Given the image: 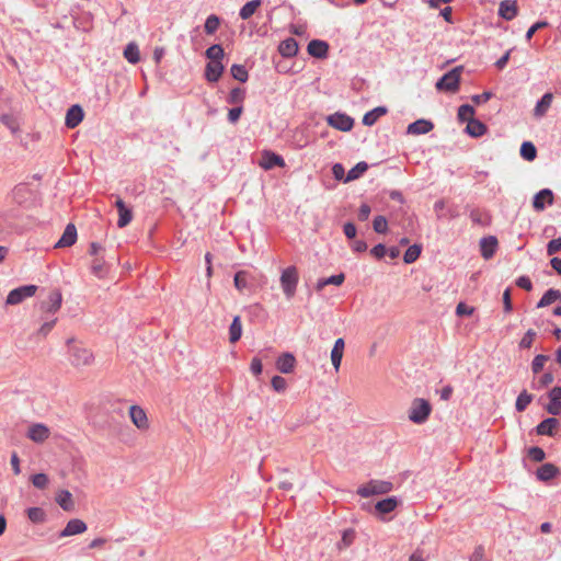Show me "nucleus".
<instances>
[{
	"mask_svg": "<svg viewBox=\"0 0 561 561\" xmlns=\"http://www.w3.org/2000/svg\"><path fill=\"white\" fill-rule=\"evenodd\" d=\"M224 71V65L219 60L209 61L206 65L205 77L209 82H217Z\"/></svg>",
	"mask_w": 561,
	"mask_h": 561,
	"instance_id": "nucleus-18",
	"label": "nucleus"
},
{
	"mask_svg": "<svg viewBox=\"0 0 561 561\" xmlns=\"http://www.w3.org/2000/svg\"><path fill=\"white\" fill-rule=\"evenodd\" d=\"M473 115H474V110L471 105H468V104H463L461 106H459L458 108V118L461 121V122H470V121H473Z\"/></svg>",
	"mask_w": 561,
	"mask_h": 561,
	"instance_id": "nucleus-41",
	"label": "nucleus"
},
{
	"mask_svg": "<svg viewBox=\"0 0 561 561\" xmlns=\"http://www.w3.org/2000/svg\"><path fill=\"white\" fill-rule=\"evenodd\" d=\"M50 428L44 423H34L28 426L26 437L36 444H43L50 437Z\"/></svg>",
	"mask_w": 561,
	"mask_h": 561,
	"instance_id": "nucleus-7",
	"label": "nucleus"
},
{
	"mask_svg": "<svg viewBox=\"0 0 561 561\" xmlns=\"http://www.w3.org/2000/svg\"><path fill=\"white\" fill-rule=\"evenodd\" d=\"M298 280L299 275L296 266H288L283 270L279 282L283 293L287 299H291L295 296Z\"/></svg>",
	"mask_w": 561,
	"mask_h": 561,
	"instance_id": "nucleus-4",
	"label": "nucleus"
},
{
	"mask_svg": "<svg viewBox=\"0 0 561 561\" xmlns=\"http://www.w3.org/2000/svg\"><path fill=\"white\" fill-rule=\"evenodd\" d=\"M547 411L552 415H558L561 412V401L550 399V402L547 405Z\"/></svg>",
	"mask_w": 561,
	"mask_h": 561,
	"instance_id": "nucleus-60",
	"label": "nucleus"
},
{
	"mask_svg": "<svg viewBox=\"0 0 561 561\" xmlns=\"http://www.w3.org/2000/svg\"><path fill=\"white\" fill-rule=\"evenodd\" d=\"M225 53L220 45L215 44L207 48L206 50V57L209 59V61L219 60L221 61Z\"/></svg>",
	"mask_w": 561,
	"mask_h": 561,
	"instance_id": "nucleus-40",
	"label": "nucleus"
},
{
	"mask_svg": "<svg viewBox=\"0 0 561 561\" xmlns=\"http://www.w3.org/2000/svg\"><path fill=\"white\" fill-rule=\"evenodd\" d=\"M470 561H490L485 556V550L482 546H478L472 554L470 556Z\"/></svg>",
	"mask_w": 561,
	"mask_h": 561,
	"instance_id": "nucleus-55",
	"label": "nucleus"
},
{
	"mask_svg": "<svg viewBox=\"0 0 561 561\" xmlns=\"http://www.w3.org/2000/svg\"><path fill=\"white\" fill-rule=\"evenodd\" d=\"M262 1L261 0H251L249 2H247L240 10V18L242 20H248L250 19L255 12L256 10L260 8Z\"/></svg>",
	"mask_w": 561,
	"mask_h": 561,
	"instance_id": "nucleus-33",
	"label": "nucleus"
},
{
	"mask_svg": "<svg viewBox=\"0 0 561 561\" xmlns=\"http://www.w3.org/2000/svg\"><path fill=\"white\" fill-rule=\"evenodd\" d=\"M296 358L291 353H283L276 360V368L282 374H290L295 369Z\"/></svg>",
	"mask_w": 561,
	"mask_h": 561,
	"instance_id": "nucleus-15",
	"label": "nucleus"
},
{
	"mask_svg": "<svg viewBox=\"0 0 561 561\" xmlns=\"http://www.w3.org/2000/svg\"><path fill=\"white\" fill-rule=\"evenodd\" d=\"M560 297H561V291L560 290H558V289H549V290H547L543 294V296L541 297V299L537 304V307L538 308L547 307V306L551 305L552 302H554L556 300H558Z\"/></svg>",
	"mask_w": 561,
	"mask_h": 561,
	"instance_id": "nucleus-35",
	"label": "nucleus"
},
{
	"mask_svg": "<svg viewBox=\"0 0 561 561\" xmlns=\"http://www.w3.org/2000/svg\"><path fill=\"white\" fill-rule=\"evenodd\" d=\"M345 276L343 273L330 276L328 278H321L316 284V290L321 291L328 285L341 286L344 283Z\"/></svg>",
	"mask_w": 561,
	"mask_h": 561,
	"instance_id": "nucleus-30",
	"label": "nucleus"
},
{
	"mask_svg": "<svg viewBox=\"0 0 561 561\" xmlns=\"http://www.w3.org/2000/svg\"><path fill=\"white\" fill-rule=\"evenodd\" d=\"M398 504L399 501L397 497H387L376 503L375 511L380 515H385L393 512L397 508Z\"/></svg>",
	"mask_w": 561,
	"mask_h": 561,
	"instance_id": "nucleus-25",
	"label": "nucleus"
},
{
	"mask_svg": "<svg viewBox=\"0 0 561 561\" xmlns=\"http://www.w3.org/2000/svg\"><path fill=\"white\" fill-rule=\"evenodd\" d=\"M559 426V421L554 417L543 420L537 425L538 435L553 436Z\"/></svg>",
	"mask_w": 561,
	"mask_h": 561,
	"instance_id": "nucleus-23",
	"label": "nucleus"
},
{
	"mask_svg": "<svg viewBox=\"0 0 561 561\" xmlns=\"http://www.w3.org/2000/svg\"><path fill=\"white\" fill-rule=\"evenodd\" d=\"M77 241V229L75 225L68 224L61 238L56 243V248H67L75 244Z\"/></svg>",
	"mask_w": 561,
	"mask_h": 561,
	"instance_id": "nucleus-16",
	"label": "nucleus"
},
{
	"mask_svg": "<svg viewBox=\"0 0 561 561\" xmlns=\"http://www.w3.org/2000/svg\"><path fill=\"white\" fill-rule=\"evenodd\" d=\"M387 113V108L383 106H378L373 111L366 113L363 117V124L366 126H373L379 117Z\"/></svg>",
	"mask_w": 561,
	"mask_h": 561,
	"instance_id": "nucleus-32",
	"label": "nucleus"
},
{
	"mask_svg": "<svg viewBox=\"0 0 561 561\" xmlns=\"http://www.w3.org/2000/svg\"><path fill=\"white\" fill-rule=\"evenodd\" d=\"M492 98L491 92H483L481 94H476L471 96V100L476 104H481L488 102Z\"/></svg>",
	"mask_w": 561,
	"mask_h": 561,
	"instance_id": "nucleus-63",
	"label": "nucleus"
},
{
	"mask_svg": "<svg viewBox=\"0 0 561 561\" xmlns=\"http://www.w3.org/2000/svg\"><path fill=\"white\" fill-rule=\"evenodd\" d=\"M48 477L45 473H36L32 477V483L37 489H45L48 485Z\"/></svg>",
	"mask_w": 561,
	"mask_h": 561,
	"instance_id": "nucleus-52",
	"label": "nucleus"
},
{
	"mask_svg": "<svg viewBox=\"0 0 561 561\" xmlns=\"http://www.w3.org/2000/svg\"><path fill=\"white\" fill-rule=\"evenodd\" d=\"M242 335V323L240 316H236L232 320V323L229 328V341L230 343H236L240 340Z\"/></svg>",
	"mask_w": 561,
	"mask_h": 561,
	"instance_id": "nucleus-31",
	"label": "nucleus"
},
{
	"mask_svg": "<svg viewBox=\"0 0 561 561\" xmlns=\"http://www.w3.org/2000/svg\"><path fill=\"white\" fill-rule=\"evenodd\" d=\"M393 484L390 481L373 479L357 489V494L362 497L373 495H382L391 492Z\"/></svg>",
	"mask_w": 561,
	"mask_h": 561,
	"instance_id": "nucleus-3",
	"label": "nucleus"
},
{
	"mask_svg": "<svg viewBox=\"0 0 561 561\" xmlns=\"http://www.w3.org/2000/svg\"><path fill=\"white\" fill-rule=\"evenodd\" d=\"M344 348H345L344 340L342 337L337 339L334 342L333 348L331 351V362L336 371L340 369L341 362H342L343 354H344Z\"/></svg>",
	"mask_w": 561,
	"mask_h": 561,
	"instance_id": "nucleus-20",
	"label": "nucleus"
},
{
	"mask_svg": "<svg viewBox=\"0 0 561 561\" xmlns=\"http://www.w3.org/2000/svg\"><path fill=\"white\" fill-rule=\"evenodd\" d=\"M516 285L527 291H530L533 288V284L529 277L527 276H520L516 280Z\"/></svg>",
	"mask_w": 561,
	"mask_h": 561,
	"instance_id": "nucleus-61",
	"label": "nucleus"
},
{
	"mask_svg": "<svg viewBox=\"0 0 561 561\" xmlns=\"http://www.w3.org/2000/svg\"><path fill=\"white\" fill-rule=\"evenodd\" d=\"M91 271L96 277L103 278L106 274V266L102 260L95 259L92 262Z\"/></svg>",
	"mask_w": 561,
	"mask_h": 561,
	"instance_id": "nucleus-47",
	"label": "nucleus"
},
{
	"mask_svg": "<svg viewBox=\"0 0 561 561\" xmlns=\"http://www.w3.org/2000/svg\"><path fill=\"white\" fill-rule=\"evenodd\" d=\"M278 51L283 57H293L298 53V44L294 38H287L280 42Z\"/></svg>",
	"mask_w": 561,
	"mask_h": 561,
	"instance_id": "nucleus-28",
	"label": "nucleus"
},
{
	"mask_svg": "<svg viewBox=\"0 0 561 561\" xmlns=\"http://www.w3.org/2000/svg\"><path fill=\"white\" fill-rule=\"evenodd\" d=\"M481 254L484 259H490L493 256L496 248L497 240L495 237L483 238L480 241Z\"/></svg>",
	"mask_w": 561,
	"mask_h": 561,
	"instance_id": "nucleus-27",
	"label": "nucleus"
},
{
	"mask_svg": "<svg viewBox=\"0 0 561 561\" xmlns=\"http://www.w3.org/2000/svg\"><path fill=\"white\" fill-rule=\"evenodd\" d=\"M36 291H37L36 285H25V286L18 287L15 289H12L9 293L5 302H7V305H11V306L19 305L24 299L33 297L36 294Z\"/></svg>",
	"mask_w": 561,
	"mask_h": 561,
	"instance_id": "nucleus-6",
	"label": "nucleus"
},
{
	"mask_svg": "<svg viewBox=\"0 0 561 561\" xmlns=\"http://www.w3.org/2000/svg\"><path fill=\"white\" fill-rule=\"evenodd\" d=\"M548 359L549 357L547 355H537L531 363L533 373L538 374L543 368Z\"/></svg>",
	"mask_w": 561,
	"mask_h": 561,
	"instance_id": "nucleus-51",
	"label": "nucleus"
},
{
	"mask_svg": "<svg viewBox=\"0 0 561 561\" xmlns=\"http://www.w3.org/2000/svg\"><path fill=\"white\" fill-rule=\"evenodd\" d=\"M230 71L232 77L240 82H245L249 78L248 70L242 65H232Z\"/></svg>",
	"mask_w": 561,
	"mask_h": 561,
	"instance_id": "nucleus-42",
	"label": "nucleus"
},
{
	"mask_svg": "<svg viewBox=\"0 0 561 561\" xmlns=\"http://www.w3.org/2000/svg\"><path fill=\"white\" fill-rule=\"evenodd\" d=\"M561 251V238L552 239L547 245V253L552 255Z\"/></svg>",
	"mask_w": 561,
	"mask_h": 561,
	"instance_id": "nucleus-56",
	"label": "nucleus"
},
{
	"mask_svg": "<svg viewBox=\"0 0 561 561\" xmlns=\"http://www.w3.org/2000/svg\"><path fill=\"white\" fill-rule=\"evenodd\" d=\"M434 125L432 122L426 119H417L416 122L408 126V134L422 135L427 134L433 129Z\"/></svg>",
	"mask_w": 561,
	"mask_h": 561,
	"instance_id": "nucleus-24",
	"label": "nucleus"
},
{
	"mask_svg": "<svg viewBox=\"0 0 561 561\" xmlns=\"http://www.w3.org/2000/svg\"><path fill=\"white\" fill-rule=\"evenodd\" d=\"M61 302H62L61 293H60V290L55 289V290L50 291L47 299L41 304V309H42V311H44L46 313H55L60 309Z\"/></svg>",
	"mask_w": 561,
	"mask_h": 561,
	"instance_id": "nucleus-11",
	"label": "nucleus"
},
{
	"mask_svg": "<svg viewBox=\"0 0 561 561\" xmlns=\"http://www.w3.org/2000/svg\"><path fill=\"white\" fill-rule=\"evenodd\" d=\"M271 385L272 388L278 393L285 392L287 389V381L282 376H274L271 380Z\"/></svg>",
	"mask_w": 561,
	"mask_h": 561,
	"instance_id": "nucleus-49",
	"label": "nucleus"
},
{
	"mask_svg": "<svg viewBox=\"0 0 561 561\" xmlns=\"http://www.w3.org/2000/svg\"><path fill=\"white\" fill-rule=\"evenodd\" d=\"M247 277H248V272H245V271H239L236 273L234 278H233V284H234V287L239 291H242L244 288L248 287Z\"/></svg>",
	"mask_w": 561,
	"mask_h": 561,
	"instance_id": "nucleus-46",
	"label": "nucleus"
},
{
	"mask_svg": "<svg viewBox=\"0 0 561 561\" xmlns=\"http://www.w3.org/2000/svg\"><path fill=\"white\" fill-rule=\"evenodd\" d=\"M87 524L83 520L79 518H73L67 523L66 527L59 534V537H69L83 534L87 530Z\"/></svg>",
	"mask_w": 561,
	"mask_h": 561,
	"instance_id": "nucleus-13",
	"label": "nucleus"
},
{
	"mask_svg": "<svg viewBox=\"0 0 561 561\" xmlns=\"http://www.w3.org/2000/svg\"><path fill=\"white\" fill-rule=\"evenodd\" d=\"M367 169L368 165L366 162H358L354 168H352L348 171L345 182L358 179Z\"/></svg>",
	"mask_w": 561,
	"mask_h": 561,
	"instance_id": "nucleus-38",
	"label": "nucleus"
},
{
	"mask_svg": "<svg viewBox=\"0 0 561 561\" xmlns=\"http://www.w3.org/2000/svg\"><path fill=\"white\" fill-rule=\"evenodd\" d=\"M536 474L540 481H549L559 474V469L553 463H545L537 469Z\"/></svg>",
	"mask_w": 561,
	"mask_h": 561,
	"instance_id": "nucleus-26",
	"label": "nucleus"
},
{
	"mask_svg": "<svg viewBox=\"0 0 561 561\" xmlns=\"http://www.w3.org/2000/svg\"><path fill=\"white\" fill-rule=\"evenodd\" d=\"M220 25V20L217 15L211 14L206 19L205 22V32L206 34H214Z\"/></svg>",
	"mask_w": 561,
	"mask_h": 561,
	"instance_id": "nucleus-44",
	"label": "nucleus"
},
{
	"mask_svg": "<svg viewBox=\"0 0 561 561\" xmlns=\"http://www.w3.org/2000/svg\"><path fill=\"white\" fill-rule=\"evenodd\" d=\"M421 254V247L417 244H413L409 247V249L405 251L403 260L407 264H411L415 262Z\"/></svg>",
	"mask_w": 561,
	"mask_h": 561,
	"instance_id": "nucleus-43",
	"label": "nucleus"
},
{
	"mask_svg": "<svg viewBox=\"0 0 561 561\" xmlns=\"http://www.w3.org/2000/svg\"><path fill=\"white\" fill-rule=\"evenodd\" d=\"M547 25H548V23H547V22H543V21H542V22H537V23H535V24H534L533 26H530V27H529V30L527 31V33H526V39H527V41H530V39H531V37L534 36V34H535L538 30H540V28H542V27H546Z\"/></svg>",
	"mask_w": 561,
	"mask_h": 561,
	"instance_id": "nucleus-62",
	"label": "nucleus"
},
{
	"mask_svg": "<svg viewBox=\"0 0 561 561\" xmlns=\"http://www.w3.org/2000/svg\"><path fill=\"white\" fill-rule=\"evenodd\" d=\"M528 456L531 460L536 462H540L545 459L546 454L542 448L540 447H531L528 450Z\"/></svg>",
	"mask_w": 561,
	"mask_h": 561,
	"instance_id": "nucleus-54",
	"label": "nucleus"
},
{
	"mask_svg": "<svg viewBox=\"0 0 561 561\" xmlns=\"http://www.w3.org/2000/svg\"><path fill=\"white\" fill-rule=\"evenodd\" d=\"M536 337V332L531 329H529L525 335L522 337L519 342V347L522 348H529L533 345V342Z\"/></svg>",
	"mask_w": 561,
	"mask_h": 561,
	"instance_id": "nucleus-53",
	"label": "nucleus"
},
{
	"mask_svg": "<svg viewBox=\"0 0 561 561\" xmlns=\"http://www.w3.org/2000/svg\"><path fill=\"white\" fill-rule=\"evenodd\" d=\"M130 421L139 431H147L150 426L145 410L139 405H130L128 411Z\"/></svg>",
	"mask_w": 561,
	"mask_h": 561,
	"instance_id": "nucleus-8",
	"label": "nucleus"
},
{
	"mask_svg": "<svg viewBox=\"0 0 561 561\" xmlns=\"http://www.w3.org/2000/svg\"><path fill=\"white\" fill-rule=\"evenodd\" d=\"M370 211V206L367 204H363L358 210V219L360 221H366L369 218Z\"/></svg>",
	"mask_w": 561,
	"mask_h": 561,
	"instance_id": "nucleus-64",
	"label": "nucleus"
},
{
	"mask_svg": "<svg viewBox=\"0 0 561 561\" xmlns=\"http://www.w3.org/2000/svg\"><path fill=\"white\" fill-rule=\"evenodd\" d=\"M259 165L264 170H271L274 167L284 168L285 160L280 156H278L272 151L264 150L261 153V158L259 160Z\"/></svg>",
	"mask_w": 561,
	"mask_h": 561,
	"instance_id": "nucleus-10",
	"label": "nucleus"
},
{
	"mask_svg": "<svg viewBox=\"0 0 561 561\" xmlns=\"http://www.w3.org/2000/svg\"><path fill=\"white\" fill-rule=\"evenodd\" d=\"M520 156L526 161H534L537 157V149L535 145L530 141H525L520 146Z\"/></svg>",
	"mask_w": 561,
	"mask_h": 561,
	"instance_id": "nucleus-36",
	"label": "nucleus"
},
{
	"mask_svg": "<svg viewBox=\"0 0 561 561\" xmlns=\"http://www.w3.org/2000/svg\"><path fill=\"white\" fill-rule=\"evenodd\" d=\"M115 206L118 210V216H119L117 226L119 228H124L130 224V221L133 219V211L129 207L126 206V204L124 203V201L122 198L116 199Z\"/></svg>",
	"mask_w": 561,
	"mask_h": 561,
	"instance_id": "nucleus-14",
	"label": "nucleus"
},
{
	"mask_svg": "<svg viewBox=\"0 0 561 561\" xmlns=\"http://www.w3.org/2000/svg\"><path fill=\"white\" fill-rule=\"evenodd\" d=\"M531 400L533 397L527 393V391L520 392L516 400V410L519 412L524 411L530 404Z\"/></svg>",
	"mask_w": 561,
	"mask_h": 561,
	"instance_id": "nucleus-45",
	"label": "nucleus"
},
{
	"mask_svg": "<svg viewBox=\"0 0 561 561\" xmlns=\"http://www.w3.org/2000/svg\"><path fill=\"white\" fill-rule=\"evenodd\" d=\"M124 57L130 64H137L140 60V51L138 45L134 42L129 43L124 49Z\"/></svg>",
	"mask_w": 561,
	"mask_h": 561,
	"instance_id": "nucleus-34",
	"label": "nucleus"
},
{
	"mask_svg": "<svg viewBox=\"0 0 561 561\" xmlns=\"http://www.w3.org/2000/svg\"><path fill=\"white\" fill-rule=\"evenodd\" d=\"M242 112H243L242 105L229 110V112H228L229 122L232 124L237 123L239 121Z\"/></svg>",
	"mask_w": 561,
	"mask_h": 561,
	"instance_id": "nucleus-57",
	"label": "nucleus"
},
{
	"mask_svg": "<svg viewBox=\"0 0 561 561\" xmlns=\"http://www.w3.org/2000/svg\"><path fill=\"white\" fill-rule=\"evenodd\" d=\"M56 502L67 512L72 511L75 507L72 494L68 490H60L56 495Z\"/></svg>",
	"mask_w": 561,
	"mask_h": 561,
	"instance_id": "nucleus-29",
	"label": "nucleus"
},
{
	"mask_svg": "<svg viewBox=\"0 0 561 561\" xmlns=\"http://www.w3.org/2000/svg\"><path fill=\"white\" fill-rule=\"evenodd\" d=\"M308 53L317 58H324L328 55L329 45L320 39H312L307 47Z\"/></svg>",
	"mask_w": 561,
	"mask_h": 561,
	"instance_id": "nucleus-22",
	"label": "nucleus"
},
{
	"mask_svg": "<svg viewBox=\"0 0 561 561\" xmlns=\"http://www.w3.org/2000/svg\"><path fill=\"white\" fill-rule=\"evenodd\" d=\"M27 516L33 523H43L45 520V512L39 507H32L27 511Z\"/></svg>",
	"mask_w": 561,
	"mask_h": 561,
	"instance_id": "nucleus-48",
	"label": "nucleus"
},
{
	"mask_svg": "<svg viewBox=\"0 0 561 561\" xmlns=\"http://www.w3.org/2000/svg\"><path fill=\"white\" fill-rule=\"evenodd\" d=\"M67 347L68 360L75 368L88 367L94 363L92 351L85 347L81 342L69 339L67 341Z\"/></svg>",
	"mask_w": 561,
	"mask_h": 561,
	"instance_id": "nucleus-1",
	"label": "nucleus"
},
{
	"mask_svg": "<svg viewBox=\"0 0 561 561\" xmlns=\"http://www.w3.org/2000/svg\"><path fill=\"white\" fill-rule=\"evenodd\" d=\"M553 199L554 197L552 191L549 188H543L534 196L533 207L535 210L541 211L545 209L546 204L552 205Z\"/></svg>",
	"mask_w": 561,
	"mask_h": 561,
	"instance_id": "nucleus-12",
	"label": "nucleus"
},
{
	"mask_svg": "<svg viewBox=\"0 0 561 561\" xmlns=\"http://www.w3.org/2000/svg\"><path fill=\"white\" fill-rule=\"evenodd\" d=\"M328 124L341 131H348L353 128L354 121L346 114L335 113L327 118Z\"/></svg>",
	"mask_w": 561,
	"mask_h": 561,
	"instance_id": "nucleus-9",
	"label": "nucleus"
},
{
	"mask_svg": "<svg viewBox=\"0 0 561 561\" xmlns=\"http://www.w3.org/2000/svg\"><path fill=\"white\" fill-rule=\"evenodd\" d=\"M473 311L474 309L472 307H469L463 302L458 304L456 307V313L458 316H471Z\"/></svg>",
	"mask_w": 561,
	"mask_h": 561,
	"instance_id": "nucleus-59",
	"label": "nucleus"
},
{
	"mask_svg": "<svg viewBox=\"0 0 561 561\" xmlns=\"http://www.w3.org/2000/svg\"><path fill=\"white\" fill-rule=\"evenodd\" d=\"M518 13V8L515 0H504L500 3L499 14L504 20L511 21Z\"/></svg>",
	"mask_w": 561,
	"mask_h": 561,
	"instance_id": "nucleus-17",
	"label": "nucleus"
},
{
	"mask_svg": "<svg viewBox=\"0 0 561 561\" xmlns=\"http://www.w3.org/2000/svg\"><path fill=\"white\" fill-rule=\"evenodd\" d=\"M552 101L553 94L550 92L545 93L534 108V116L537 118L543 117L550 108Z\"/></svg>",
	"mask_w": 561,
	"mask_h": 561,
	"instance_id": "nucleus-19",
	"label": "nucleus"
},
{
	"mask_svg": "<svg viewBox=\"0 0 561 561\" xmlns=\"http://www.w3.org/2000/svg\"><path fill=\"white\" fill-rule=\"evenodd\" d=\"M245 98V91L241 88H234L230 91L228 102L230 104L241 105Z\"/></svg>",
	"mask_w": 561,
	"mask_h": 561,
	"instance_id": "nucleus-39",
	"label": "nucleus"
},
{
	"mask_svg": "<svg viewBox=\"0 0 561 561\" xmlns=\"http://www.w3.org/2000/svg\"><path fill=\"white\" fill-rule=\"evenodd\" d=\"M466 129H467L468 134L473 137H480V136L484 135V133L486 131L485 125L477 119L470 121L467 124Z\"/></svg>",
	"mask_w": 561,
	"mask_h": 561,
	"instance_id": "nucleus-37",
	"label": "nucleus"
},
{
	"mask_svg": "<svg viewBox=\"0 0 561 561\" xmlns=\"http://www.w3.org/2000/svg\"><path fill=\"white\" fill-rule=\"evenodd\" d=\"M83 119V111L79 105H72L66 114V126L77 127Z\"/></svg>",
	"mask_w": 561,
	"mask_h": 561,
	"instance_id": "nucleus-21",
	"label": "nucleus"
},
{
	"mask_svg": "<svg viewBox=\"0 0 561 561\" xmlns=\"http://www.w3.org/2000/svg\"><path fill=\"white\" fill-rule=\"evenodd\" d=\"M432 413L431 403L423 398L412 400L408 410V417L414 424H424Z\"/></svg>",
	"mask_w": 561,
	"mask_h": 561,
	"instance_id": "nucleus-2",
	"label": "nucleus"
},
{
	"mask_svg": "<svg viewBox=\"0 0 561 561\" xmlns=\"http://www.w3.org/2000/svg\"><path fill=\"white\" fill-rule=\"evenodd\" d=\"M353 539H354V531L345 530L343 534L342 540L339 543V548L342 549V548L348 547L353 542Z\"/></svg>",
	"mask_w": 561,
	"mask_h": 561,
	"instance_id": "nucleus-58",
	"label": "nucleus"
},
{
	"mask_svg": "<svg viewBox=\"0 0 561 561\" xmlns=\"http://www.w3.org/2000/svg\"><path fill=\"white\" fill-rule=\"evenodd\" d=\"M461 72V66L451 69L437 81L436 88L438 90L456 92L459 89Z\"/></svg>",
	"mask_w": 561,
	"mask_h": 561,
	"instance_id": "nucleus-5",
	"label": "nucleus"
},
{
	"mask_svg": "<svg viewBox=\"0 0 561 561\" xmlns=\"http://www.w3.org/2000/svg\"><path fill=\"white\" fill-rule=\"evenodd\" d=\"M373 226H374V230L377 233H385L388 229V222H387L386 217H383V216L375 217Z\"/></svg>",
	"mask_w": 561,
	"mask_h": 561,
	"instance_id": "nucleus-50",
	"label": "nucleus"
}]
</instances>
